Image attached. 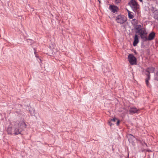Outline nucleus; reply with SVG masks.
<instances>
[{
	"mask_svg": "<svg viewBox=\"0 0 158 158\" xmlns=\"http://www.w3.org/2000/svg\"><path fill=\"white\" fill-rule=\"evenodd\" d=\"M135 19H133V20L134 21H135Z\"/></svg>",
	"mask_w": 158,
	"mask_h": 158,
	"instance_id": "nucleus-27",
	"label": "nucleus"
},
{
	"mask_svg": "<svg viewBox=\"0 0 158 158\" xmlns=\"http://www.w3.org/2000/svg\"><path fill=\"white\" fill-rule=\"evenodd\" d=\"M128 5L135 12H138L139 9V5L135 0H131L128 3Z\"/></svg>",
	"mask_w": 158,
	"mask_h": 158,
	"instance_id": "nucleus-2",
	"label": "nucleus"
},
{
	"mask_svg": "<svg viewBox=\"0 0 158 158\" xmlns=\"http://www.w3.org/2000/svg\"><path fill=\"white\" fill-rule=\"evenodd\" d=\"M155 36V33L154 32H152L150 33L148 37H147V41L152 40L154 38Z\"/></svg>",
	"mask_w": 158,
	"mask_h": 158,
	"instance_id": "nucleus-7",
	"label": "nucleus"
},
{
	"mask_svg": "<svg viewBox=\"0 0 158 158\" xmlns=\"http://www.w3.org/2000/svg\"><path fill=\"white\" fill-rule=\"evenodd\" d=\"M155 79L158 81V71L156 73V74L155 75Z\"/></svg>",
	"mask_w": 158,
	"mask_h": 158,
	"instance_id": "nucleus-15",
	"label": "nucleus"
},
{
	"mask_svg": "<svg viewBox=\"0 0 158 158\" xmlns=\"http://www.w3.org/2000/svg\"><path fill=\"white\" fill-rule=\"evenodd\" d=\"M121 1V0H115V2L117 3H120Z\"/></svg>",
	"mask_w": 158,
	"mask_h": 158,
	"instance_id": "nucleus-19",
	"label": "nucleus"
},
{
	"mask_svg": "<svg viewBox=\"0 0 158 158\" xmlns=\"http://www.w3.org/2000/svg\"><path fill=\"white\" fill-rule=\"evenodd\" d=\"M139 42V39L138 36L137 35H135L134 38V41L133 43V45L135 46L137 45Z\"/></svg>",
	"mask_w": 158,
	"mask_h": 158,
	"instance_id": "nucleus-9",
	"label": "nucleus"
},
{
	"mask_svg": "<svg viewBox=\"0 0 158 158\" xmlns=\"http://www.w3.org/2000/svg\"><path fill=\"white\" fill-rule=\"evenodd\" d=\"M34 54L35 56L36 57H37V56L36 55V50H35V48L34 49Z\"/></svg>",
	"mask_w": 158,
	"mask_h": 158,
	"instance_id": "nucleus-20",
	"label": "nucleus"
},
{
	"mask_svg": "<svg viewBox=\"0 0 158 158\" xmlns=\"http://www.w3.org/2000/svg\"><path fill=\"white\" fill-rule=\"evenodd\" d=\"M32 110L33 111V113H32V111H31V115L33 114L34 113V110L33 109H32Z\"/></svg>",
	"mask_w": 158,
	"mask_h": 158,
	"instance_id": "nucleus-23",
	"label": "nucleus"
},
{
	"mask_svg": "<svg viewBox=\"0 0 158 158\" xmlns=\"http://www.w3.org/2000/svg\"><path fill=\"white\" fill-rule=\"evenodd\" d=\"M154 14V18L158 20V10H155L153 12Z\"/></svg>",
	"mask_w": 158,
	"mask_h": 158,
	"instance_id": "nucleus-12",
	"label": "nucleus"
},
{
	"mask_svg": "<svg viewBox=\"0 0 158 158\" xmlns=\"http://www.w3.org/2000/svg\"><path fill=\"white\" fill-rule=\"evenodd\" d=\"M154 70L155 69L153 67L148 68L146 69L145 71L147 73L146 74L148 76V79H146L145 82L147 86L148 87H149L148 84V80L150 79V75L149 74L153 73Z\"/></svg>",
	"mask_w": 158,
	"mask_h": 158,
	"instance_id": "nucleus-3",
	"label": "nucleus"
},
{
	"mask_svg": "<svg viewBox=\"0 0 158 158\" xmlns=\"http://www.w3.org/2000/svg\"><path fill=\"white\" fill-rule=\"evenodd\" d=\"M11 125L13 126V130L15 135L20 134L23 130V128L25 127L26 126L25 123L23 121L13 122Z\"/></svg>",
	"mask_w": 158,
	"mask_h": 158,
	"instance_id": "nucleus-1",
	"label": "nucleus"
},
{
	"mask_svg": "<svg viewBox=\"0 0 158 158\" xmlns=\"http://www.w3.org/2000/svg\"><path fill=\"white\" fill-rule=\"evenodd\" d=\"M140 2H143V0H139Z\"/></svg>",
	"mask_w": 158,
	"mask_h": 158,
	"instance_id": "nucleus-24",
	"label": "nucleus"
},
{
	"mask_svg": "<svg viewBox=\"0 0 158 158\" xmlns=\"http://www.w3.org/2000/svg\"><path fill=\"white\" fill-rule=\"evenodd\" d=\"M117 123H116V125H117V126H118L119 124V120L117 119Z\"/></svg>",
	"mask_w": 158,
	"mask_h": 158,
	"instance_id": "nucleus-21",
	"label": "nucleus"
},
{
	"mask_svg": "<svg viewBox=\"0 0 158 158\" xmlns=\"http://www.w3.org/2000/svg\"><path fill=\"white\" fill-rule=\"evenodd\" d=\"M129 18L130 19H132L134 17L133 15L131 14V13H129L128 15Z\"/></svg>",
	"mask_w": 158,
	"mask_h": 158,
	"instance_id": "nucleus-14",
	"label": "nucleus"
},
{
	"mask_svg": "<svg viewBox=\"0 0 158 158\" xmlns=\"http://www.w3.org/2000/svg\"><path fill=\"white\" fill-rule=\"evenodd\" d=\"M108 123L109 125H110V126H111L112 125V124L111 123L110 121H108Z\"/></svg>",
	"mask_w": 158,
	"mask_h": 158,
	"instance_id": "nucleus-22",
	"label": "nucleus"
},
{
	"mask_svg": "<svg viewBox=\"0 0 158 158\" xmlns=\"http://www.w3.org/2000/svg\"><path fill=\"white\" fill-rule=\"evenodd\" d=\"M7 132L8 134H14V131L13 130V126L11 125V126L9 127L7 129Z\"/></svg>",
	"mask_w": 158,
	"mask_h": 158,
	"instance_id": "nucleus-10",
	"label": "nucleus"
},
{
	"mask_svg": "<svg viewBox=\"0 0 158 158\" xmlns=\"http://www.w3.org/2000/svg\"><path fill=\"white\" fill-rule=\"evenodd\" d=\"M138 111V110H137L136 108H131L129 110L130 114H132L135 113H137Z\"/></svg>",
	"mask_w": 158,
	"mask_h": 158,
	"instance_id": "nucleus-11",
	"label": "nucleus"
},
{
	"mask_svg": "<svg viewBox=\"0 0 158 158\" xmlns=\"http://www.w3.org/2000/svg\"><path fill=\"white\" fill-rule=\"evenodd\" d=\"M147 1H152L153 2L157 4L158 0H147Z\"/></svg>",
	"mask_w": 158,
	"mask_h": 158,
	"instance_id": "nucleus-17",
	"label": "nucleus"
},
{
	"mask_svg": "<svg viewBox=\"0 0 158 158\" xmlns=\"http://www.w3.org/2000/svg\"><path fill=\"white\" fill-rule=\"evenodd\" d=\"M117 120V119L116 118H114L112 119H111L110 120H111V121L115 122L116 121V120Z\"/></svg>",
	"mask_w": 158,
	"mask_h": 158,
	"instance_id": "nucleus-18",
	"label": "nucleus"
},
{
	"mask_svg": "<svg viewBox=\"0 0 158 158\" xmlns=\"http://www.w3.org/2000/svg\"><path fill=\"white\" fill-rule=\"evenodd\" d=\"M138 33L143 41H147V32L145 29L142 28V30L140 31Z\"/></svg>",
	"mask_w": 158,
	"mask_h": 158,
	"instance_id": "nucleus-4",
	"label": "nucleus"
},
{
	"mask_svg": "<svg viewBox=\"0 0 158 158\" xmlns=\"http://www.w3.org/2000/svg\"><path fill=\"white\" fill-rule=\"evenodd\" d=\"M136 29L138 30L137 32L138 33L140 31H141L142 30V28H141V26L139 25L136 28Z\"/></svg>",
	"mask_w": 158,
	"mask_h": 158,
	"instance_id": "nucleus-13",
	"label": "nucleus"
},
{
	"mask_svg": "<svg viewBox=\"0 0 158 158\" xmlns=\"http://www.w3.org/2000/svg\"><path fill=\"white\" fill-rule=\"evenodd\" d=\"M147 151L148 152H151V151L150 150H147Z\"/></svg>",
	"mask_w": 158,
	"mask_h": 158,
	"instance_id": "nucleus-26",
	"label": "nucleus"
},
{
	"mask_svg": "<svg viewBox=\"0 0 158 158\" xmlns=\"http://www.w3.org/2000/svg\"><path fill=\"white\" fill-rule=\"evenodd\" d=\"M127 136L129 138H131V139H133L134 137V136L131 134H128L127 135Z\"/></svg>",
	"mask_w": 158,
	"mask_h": 158,
	"instance_id": "nucleus-16",
	"label": "nucleus"
},
{
	"mask_svg": "<svg viewBox=\"0 0 158 158\" xmlns=\"http://www.w3.org/2000/svg\"><path fill=\"white\" fill-rule=\"evenodd\" d=\"M128 59L131 65H133L136 64V59L133 54H129L128 56Z\"/></svg>",
	"mask_w": 158,
	"mask_h": 158,
	"instance_id": "nucleus-6",
	"label": "nucleus"
},
{
	"mask_svg": "<svg viewBox=\"0 0 158 158\" xmlns=\"http://www.w3.org/2000/svg\"><path fill=\"white\" fill-rule=\"evenodd\" d=\"M127 20L126 17L123 15H118L116 17V21L117 23L123 24Z\"/></svg>",
	"mask_w": 158,
	"mask_h": 158,
	"instance_id": "nucleus-5",
	"label": "nucleus"
},
{
	"mask_svg": "<svg viewBox=\"0 0 158 158\" xmlns=\"http://www.w3.org/2000/svg\"><path fill=\"white\" fill-rule=\"evenodd\" d=\"M127 11L128 12V14H129V13H131V12L128 10H127Z\"/></svg>",
	"mask_w": 158,
	"mask_h": 158,
	"instance_id": "nucleus-25",
	"label": "nucleus"
},
{
	"mask_svg": "<svg viewBox=\"0 0 158 158\" xmlns=\"http://www.w3.org/2000/svg\"><path fill=\"white\" fill-rule=\"evenodd\" d=\"M109 9L114 13H115L117 11L118 8L117 6H114L110 5L109 7Z\"/></svg>",
	"mask_w": 158,
	"mask_h": 158,
	"instance_id": "nucleus-8",
	"label": "nucleus"
}]
</instances>
